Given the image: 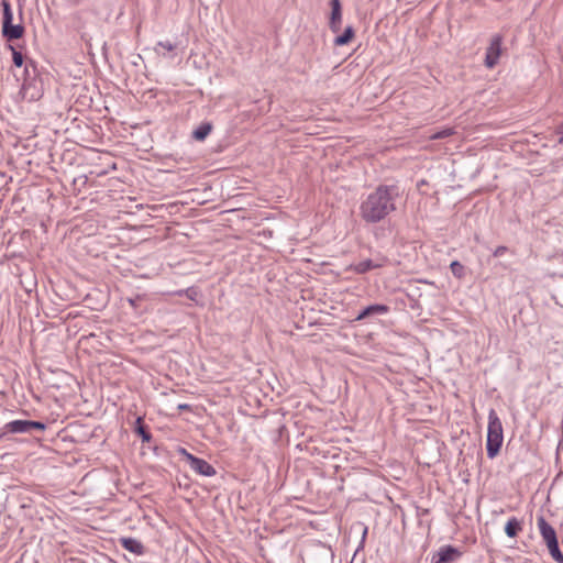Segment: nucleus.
<instances>
[{"instance_id":"f257e3e1","label":"nucleus","mask_w":563,"mask_h":563,"mask_svg":"<svg viewBox=\"0 0 563 563\" xmlns=\"http://www.w3.org/2000/svg\"><path fill=\"white\" fill-rule=\"evenodd\" d=\"M396 185H378L360 205V217L366 223H378L396 210L399 198Z\"/></svg>"},{"instance_id":"f03ea898","label":"nucleus","mask_w":563,"mask_h":563,"mask_svg":"<svg viewBox=\"0 0 563 563\" xmlns=\"http://www.w3.org/2000/svg\"><path fill=\"white\" fill-rule=\"evenodd\" d=\"M22 80L21 93L27 101H37L43 97L44 85L40 70L33 59L26 62L21 76H16Z\"/></svg>"},{"instance_id":"7ed1b4c3","label":"nucleus","mask_w":563,"mask_h":563,"mask_svg":"<svg viewBox=\"0 0 563 563\" xmlns=\"http://www.w3.org/2000/svg\"><path fill=\"white\" fill-rule=\"evenodd\" d=\"M504 441L501 421L495 409L488 412V427L486 439V451L489 459H494L500 451Z\"/></svg>"},{"instance_id":"20e7f679","label":"nucleus","mask_w":563,"mask_h":563,"mask_svg":"<svg viewBox=\"0 0 563 563\" xmlns=\"http://www.w3.org/2000/svg\"><path fill=\"white\" fill-rule=\"evenodd\" d=\"M2 36L8 41L19 40L24 35V26L22 24H13V13L11 4L7 0H2Z\"/></svg>"},{"instance_id":"39448f33","label":"nucleus","mask_w":563,"mask_h":563,"mask_svg":"<svg viewBox=\"0 0 563 563\" xmlns=\"http://www.w3.org/2000/svg\"><path fill=\"white\" fill-rule=\"evenodd\" d=\"M47 428L46 423L33 420H12L5 423V430L13 434H34L43 432Z\"/></svg>"},{"instance_id":"423d86ee","label":"nucleus","mask_w":563,"mask_h":563,"mask_svg":"<svg viewBox=\"0 0 563 563\" xmlns=\"http://www.w3.org/2000/svg\"><path fill=\"white\" fill-rule=\"evenodd\" d=\"M501 45H503V36L500 34H495L489 43V46L486 49L485 56V65L488 68H493L497 65L500 54H501Z\"/></svg>"},{"instance_id":"0eeeda50","label":"nucleus","mask_w":563,"mask_h":563,"mask_svg":"<svg viewBox=\"0 0 563 563\" xmlns=\"http://www.w3.org/2000/svg\"><path fill=\"white\" fill-rule=\"evenodd\" d=\"M462 556V552L453 545H443L432 554L430 563H453Z\"/></svg>"},{"instance_id":"6e6552de","label":"nucleus","mask_w":563,"mask_h":563,"mask_svg":"<svg viewBox=\"0 0 563 563\" xmlns=\"http://www.w3.org/2000/svg\"><path fill=\"white\" fill-rule=\"evenodd\" d=\"M188 464L190 468L199 475L211 477L217 474L216 468L203 459L197 456L188 457Z\"/></svg>"},{"instance_id":"1a4fd4ad","label":"nucleus","mask_w":563,"mask_h":563,"mask_svg":"<svg viewBox=\"0 0 563 563\" xmlns=\"http://www.w3.org/2000/svg\"><path fill=\"white\" fill-rule=\"evenodd\" d=\"M331 15L329 21V27L333 33H338L341 30L342 24V7L340 0H330Z\"/></svg>"},{"instance_id":"9d476101","label":"nucleus","mask_w":563,"mask_h":563,"mask_svg":"<svg viewBox=\"0 0 563 563\" xmlns=\"http://www.w3.org/2000/svg\"><path fill=\"white\" fill-rule=\"evenodd\" d=\"M390 308L387 305L374 303L362 309L355 318V321H362L369 317L388 313Z\"/></svg>"},{"instance_id":"9b49d317","label":"nucleus","mask_w":563,"mask_h":563,"mask_svg":"<svg viewBox=\"0 0 563 563\" xmlns=\"http://www.w3.org/2000/svg\"><path fill=\"white\" fill-rule=\"evenodd\" d=\"M537 523L545 544L558 541V536L554 528L545 520L543 516L538 517Z\"/></svg>"},{"instance_id":"f8f14e48","label":"nucleus","mask_w":563,"mask_h":563,"mask_svg":"<svg viewBox=\"0 0 563 563\" xmlns=\"http://www.w3.org/2000/svg\"><path fill=\"white\" fill-rule=\"evenodd\" d=\"M120 543L123 549H125L126 551H129L133 554L141 555L144 553V545L142 544L141 541H139L135 538H131V537L122 538L120 540Z\"/></svg>"},{"instance_id":"ddd939ff","label":"nucleus","mask_w":563,"mask_h":563,"mask_svg":"<svg viewBox=\"0 0 563 563\" xmlns=\"http://www.w3.org/2000/svg\"><path fill=\"white\" fill-rule=\"evenodd\" d=\"M382 266H383L382 263H375L374 261L368 258V260L361 261L356 264L350 265L349 269L354 272L355 274L361 275V274H365L372 269L379 268Z\"/></svg>"},{"instance_id":"4468645a","label":"nucleus","mask_w":563,"mask_h":563,"mask_svg":"<svg viewBox=\"0 0 563 563\" xmlns=\"http://www.w3.org/2000/svg\"><path fill=\"white\" fill-rule=\"evenodd\" d=\"M213 125L211 122H202L198 128L192 131V139L202 142L211 133Z\"/></svg>"},{"instance_id":"2eb2a0df","label":"nucleus","mask_w":563,"mask_h":563,"mask_svg":"<svg viewBox=\"0 0 563 563\" xmlns=\"http://www.w3.org/2000/svg\"><path fill=\"white\" fill-rule=\"evenodd\" d=\"M522 530V522L516 517H511L508 519L505 526V533L509 538H516L518 533Z\"/></svg>"},{"instance_id":"dca6fc26","label":"nucleus","mask_w":563,"mask_h":563,"mask_svg":"<svg viewBox=\"0 0 563 563\" xmlns=\"http://www.w3.org/2000/svg\"><path fill=\"white\" fill-rule=\"evenodd\" d=\"M134 431L143 442H150L152 440V434L141 417H139L135 421Z\"/></svg>"},{"instance_id":"f3484780","label":"nucleus","mask_w":563,"mask_h":563,"mask_svg":"<svg viewBox=\"0 0 563 563\" xmlns=\"http://www.w3.org/2000/svg\"><path fill=\"white\" fill-rule=\"evenodd\" d=\"M355 32L352 25H349L345 27L344 32L336 36L333 41V44L335 46H343L351 42V40L354 37Z\"/></svg>"},{"instance_id":"a211bd4d","label":"nucleus","mask_w":563,"mask_h":563,"mask_svg":"<svg viewBox=\"0 0 563 563\" xmlns=\"http://www.w3.org/2000/svg\"><path fill=\"white\" fill-rule=\"evenodd\" d=\"M176 48V44L170 42V41H159L155 47H154V51L157 55H161V56H167V53H172L174 52Z\"/></svg>"},{"instance_id":"6ab92c4d","label":"nucleus","mask_w":563,"mask_h":563,"mask_svg":"<svg viewBox=\"0 0 563 563\" xmlns=\"http://www.w3.org/2000/svg\"><path fill=\"white\" fill-rule=\"evenodd\" d=\"M12 51V62L13 65L18 68L25 67L26 62L30 59L29 57H25L21 52L16 51L13 46H9Z\"/></svg>"},{"instance_id":"aec40b11","label":"nucleus","mask_w":563,"mask_h":563,"mask_svg":"<svg viewBox=\"0 0 563 563\" xmlns=\"http://www.w3.org/2000/svg\"><path fill=\"white\" fill-rule=\"evenodd\" d=\"M547 548L549 550L551 558L555 562L563 563V553L561 552V550L559 548V541L548 543Z\"/></svg>"},{"instance_id":"412c9836","label":"nucleus","mask_w":563,"mask_h":563,"mask_svg":"<svg viewBox=\"0 0 563 563\" xmlns=\"http://www.w3.org/2000/svg\"><path fill=\"white\" fill-rule=\"evenodd\" d=\"M451 273L454 277L462 279L465 276V267L463 264H461L459 261H453L450 264Z\"/></svg>"},{"instance_id":"4be33fe9","label":"nucleus","mask_w":563,"mask_h":563,"mask_svg":"<svg viewBox=\"0 0 563 563\" xmlns=\"http://www.w3.org/2000/svg\"><path fill=\"white\" fill-rule=\"evenodd\" d=\"M453 134H454V129L453 128H445V129L437 131L435 133L430 135V140L446 139V137H449V136H451Z\"/></svg>"},{"instance_id":"5701e85b","label":"nucleus","mask_w":563,"mask_h":563,"mask_svg":"<svg viewBox=\"0 0 563 563\" xmlns=\"http://www.w3.org/2000/svg\"><path fill=\"white\" fill-rule=\"evenodd\" d=\"M507 251H508L507 246L500 245L495 249V251L493 252V255L495 257H499V256H503Z\"/></svg>"},{"instance_id":"b1692460","label":"nucleus","mask_w":563,"mask_h":563,"mask_svg":"<svg viewBox=\"0 0 563 563\" xmlns=\"http://www.w3.org/2000/svg\"><path fill=\"white\" fill-rule=\"evenodd\" d=\"M555 133L560 136L558 143L563 144V122L560 125H558Z\"/></svg>"},{"instance_id":"393cba45","label":"nucleus","mask_w":563,"mask_h":563,"mask_svg":"<svg viewBox=\"0 0 563 563\" xmlns=\"http://www.w3.org/2000/svg\"><path fill=\"white\" fill-rule=\"evenodd\" d=\"M178 453L185 457V460L188 462V457L195 456L194 454L189 453L185 448H179Z\"/></svg>"},{"instance_id":"a878e982","label":"nucleus","mask_w":563,"mask_h":563,"mask_svg":"<svg viewBox=\"0 0 563 563\" xmlns=\"http://www.w3.org/2000/svg\"><path fill=\"white\" fill-rule=\"evenodd\" d=\"M367 531H368V528H367L366 526H364V527H363L362 538H361V542H360V547H358V548H363V547H364L365 539H366V536H367Z\"/></svg>"},{"instance_id":"bb28decb","label":"nucleus","mask_w":563,"mask_h":563,"mask_svg":"<svg viewBox=\"0 0 563 563\" xmlns=\"http://www.w3.org/2000/svg\"><path fill=\"white\" fill-rule=\"evenodd\" d=\"M10 434V431L5 430V424L0 429V442Z\"/></svg>"},{"instance_id":"cd10ccee","label":"nucleus","mask_w":563,"mask_h":563,"mask_svg":"<svg viewBox=\"0 0 563 563\" xmlns=\"http://www.w3.org/2000/svg\"><path fill=\"white\" fill-rule=\"evenodd\" d=\"M179 410H189L190 406L188 404H180L177 407Z\"/></svg>"},{"instance_id":"c85d7f7f","label":"nucleus","mask_w":563,"mask_h":563,"mask_svg":"<svg viewBox=\"0 0 563 563\" xmlns=\"http://www.w3.org/2000/svg\"><path fill=\"white\" fill-rule=\"evenodd\" d=\"M136 300H137V299H132V298H130V299H129V303H130L131 306H133V307H136Z\"/></svg>"}]
</instances>
